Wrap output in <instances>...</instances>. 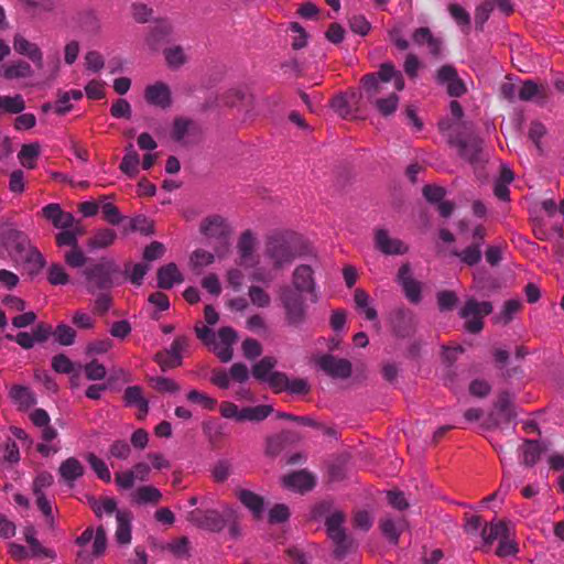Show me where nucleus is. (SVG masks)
<instances>
[{
  "mask_svg": "<svg viewBox=\"0 0 564 564\" xmlns=\"http://www.w3.org/2000/svg\"><path fill=\"white\" fill-rule=\"evenodd\" d=\"M264 252L274 269H282L296 258L311 254L312 248L295 232H276L267 239Z\"/></svg>",
  "mask_w": 564,
  "mask_h": 564,
  "instance_id": "obj_1",
  "label": "nucleus"
},
{
  "mask_svg": "<svg viewBox=\"0 0 564 564\" xmlns=\"http://www.w3.org/2000/svg\"><path fill=\"white\" fill-rule=\"evenodd\" d=\"M127 272V269L122 272L113 259L101 257L97 261L89 262L82 274L86 291L95 295L98 292H109L112 288L120 285Z\"/></svg>",
  "mask_w": 564,
  "mask_h": 564,
  "instance_id": "obj_2",
  "label": "nucleus"
},
{
  "mask_svg": "<svg viewBox=\"0 0 564 564\" xmlns=\"http://www.w3.org/2000/svg\"><path fill=\"white\" fill-rule=\"evenodd\" d=\"M390 82L393 83L397 91L403 90V75L391 63L381 64L378 72L366 74L360 80L365 96L369 101L381 98L380 95L383 93L384 86Z\"/></svg>",
  "mask_w": 564,
  "mask_h": 564,
  "instance_id": "obj_3",
  "label": "nucleus"
},
{
  "mask_svg": "<svg viewBox=\"0 0 564 564\" xmlns=\"http://www.w3.org/2000/svg\"><path fill=\"white\" fill-rule=\"evenodd\" d=\"M199 231L204 235L218 258L227 256L230 247V237L232 229L227 220L220 215H212L204 218L199 226Z\"/></svg>",
  "mask_w": 564,
  "mask_h": 564,
  "instance_id": "obj_4",
  "label": "nucleus"
},
{
  "mask_svg": "<svg viewBox=\"0 0 564 564\" xmlns=\"http://www.w3.org/2000/svg\"><path fill=\"white\" fill-rule=\"evenodd\" d=\"M235 517L236 510L230 507H226L223 512L215 509L196 508L187 513L186 519L197 528L220 532L228 521Z\"/></svg>",
  "mask_w": 564,
  "mask_h": 564,
  "instance_id": "obj_5",
  "label": "nucleus"
},
{
  "mask_svg": "<svg viewBox=\"0 0 564 564\" xmlns=\"http://www.w3.org/2000/svg\"><path fill=\"white\" fill-rule=\"evenodd\" d=\"M280 301L284 310L285 322L289 326L299 328L306 321V305L304 295L290 286H284L280 291Z\"/></svg>",
  "mask_w": 564,
  "mask_h": 564,
  "instance_id": "obj_6",
  "label": "nucleus"
},
{
  "mask_svg": "<svg viewBox=\"0 0 564 564\" xmlns=\"http://www.w3.org/2000/svg\"><path fill=\"white\" fill-rule=\"evenodd\" d=\"M492 312L490 302H477L475 299H468L460 310L459 315L466 319L465 328L470 334H478L484 328L482 317Z\"/></svg>",
  "mask_w": 564,
  "mask_h": 564,
  "instance_id": "obj_7",
  "label": "nucleus"
},
{
  "mask_svg": "<svg viewBox=\"0 0 564 564\" xmlns=\"http://www.w3.org/2000/svg\"><path fill=\"white\" fill-rule=\"evenodd\" d=\"M486 235V228L482 225H477L473 230L471 243L463 250L452 251V254L468 267L478 264L482 257L481 247Z\"/></svg>",
  "mask_w": 564,
  "mask_h": 564,
  "instance_id": "obj_8",
  "label": "nucleus"
},
{
  "mask_svg": "<svg viewBox=\"0 0 564 564\" xmlns=\"http://www.w3.org/2000/svg\"><path fill=\"white\" fill-rule=\"evenodd\" d=\"M315 519L325 518V527L329 539L338 536L340 532H346L343 528L345 514L339 510L332 511V505L323 501L313 509Z\"/></svg>",
  "mask_w": 564,
  "mask_h": 564,
  "instance_id": "obj_9",
  "label": "nucleus"
},
{
  "mask_svg": "<svg viewBox=\"0 0 564 564\" xmlns=\"http://www.w3.org/2000/svg\"><path fill=\"white\" fill-rule=\"evenodd\" d=\"M290 288L302 295L308 294L313 303L318 301L317 285L310 265L301 264L295 268L292 275V285Z\"/></svg>",
  "mask_w": 564,
  "mask_h": 564,
  "instance_id": "obj_10",
  "label": "nucleus"
},
{
  "mask_svg": "<svg viewBox=\"0 0 564 564\" xmlns=\"http://www.w3.org/2000/svg\"><path fill=\"white\" fill-rule=\"evenodd\" d=\"M455 145L458 148L459 156L471 165L480 164L484 158V140L476 134H469L465 139H457Z\"/></svg>",
  "mask_w": 564,
  "mask_h": 564,
  "instance_id": "obj_11",
  "label": "nucleus"
},
{
  "mask_svg": "<svg viewBox=\"0 0 564 564\" xmlns=\"http://www.w3.org/2000/svg\"><path fill=\"white\" fill-rule=\"evenodd\" d=\"M316 365L327 376L336 379H347L351 376V362L344 358H338L330 354H325L316 359Z\"/></svg>",
  "mask_w": 564,
  "mask_h": 564,
  "instance_id": "obj_12",
  "label": "nucleus"
},
{
  "mask_svg": "<svg viewBox=\"0 0 564 564\" xmlns=\"http://www.w3.org/2000/svg\"><path fill=\"white\" fill-rule=\"evenodd\" d=\"M389 319L392 330L398 337H409L415 330L416 316L412 311L408 308H395L391 312Z\"/></svg>",
  "mask_w": 564,
  "mask_h": 564,
  "instance_id": "obj_13",
  "label": "nucleus"
},
{
  "mask_svg": "<svg viewBox=\"0 0 564 564\" xmlns=\"http://www.w3.org/2000/svg\"><path fill=\"white\" fill-rule=\"evenodd\" d=\"M496 412L488 416V426L497 427L502 423L509 424L516 416L511 398L508 392H501L495 404Z\"/></svg>",
  "mask_w": 564,
  "mask_h": 564,
  "instance_id": "obj_14",
  "label": "nucleus"
},
{
  "mask_svg": "<svg viewBox=\"0 0 564 564\" xmlns=\"http://www.w3.org/2000/svg\"><path fill=\"white\" fill-rule=\"evenodd\" d=\"M172 32L173 26L167 20H155L145 36V44L151 51L158 52L164 43L169 42Z\"/></svg>",
  "mask_w": 564,
  "mask_h": 564,
  "instance_id": "obj_15",
  "label": "nucleus"
},
{
  "mask_svg": "<svg viewBox=\"0 0 564 564\" xmlns=\"http://www.w3.org/2000/svg\"><path fill=\"white\" fill-rule=\"evenodd\" d=\"M397 281L402 286L404 294L410 302L416 304L421 301V283L413 279L411 265L409 263H404L400 267Z\"/></svg>",
  "mask_w": 564,
  "mask_h": 564,
  "instance_id": "obj_16",
  "label": "nucleus"
},
{
  "mask_svg": "<svg viewBox=\"0 0 564 564\" xmlns=\"http://www.w3.org/2000/svg\"><path fill=\"white\" fill-rule=\"evenodd\" d=\"M375 246L387 256L404 254L408 252V246L402 240L390 237L386 229L376 230Z\"/></svg>",
  "mask_w": 564,
  "mask_h": 564,
  "instance_id": "obj_17",
  "label": "nucleus"
},
{
  "mask_svg": "<svg viewBox=\"0 0 564 564\" xmlns=\"http://www.w3.org/2000/svg\"><path fill=\"white\" fill-rule=\"evenodd\" d=\"M41 214L58 229H68L75 225L74 216L70 213L64 212L59 204L56 203L44 206Z\"/></svg>",
  "mask_w": 564,
  "mask_h": 564,
  "instance_id": "obj_18",
  "label": "nucleus"
},
{
  "mask_svg": "<svg viewBox=\"0 0 564 564\" xmlns=\"http://www.w3.org/2000/svg\"><path fill=\"white\" fill-rule=\"evenodd\" d=\"M144 98L148 104L166 109L172 104L171 89L162 82L149 85L144 90Z\"/></svg>",
  "mask_w": 564,
  "mask_h": 564,
  "instance_id": "obj_19",
  "label": "nucleus"
},
{
  "mask_svg": "<svg viewBox=\"0 0 564 564\" xmlns=\"http://www.w3.org/2000/svg\"><path fill=\"white\" fill-rule=\"evenodd\" d=\"M84 474L85 467L76 457L66 458L58 467V475L68 487H73Z\"/></svg>",
  "mask_w": 564,
  "mask_h": 564,
  "instance_id": "obj_20",
  "label": "nucleus"
},
{
  "mask_svg": "<svg viewBox=\"0 0 564 564\" xmlns=\"http://www.w3.org/2000/svg\"><path fill=\"white\" fill-rule=\"evenodd\" d=\"M315 484V477L304 469L291 473L283 478V485L286 488L300 492H306L312 490Z\"/></svg>",
  "mask_w": 564,
  "mask_h": 564,
  "instance_id": "obj_21",
  "label": "nucleus"
},
{
  "mask_svg": "<svg viewBox=\"0 0 564 564\" xmlns=\"http://www.w3.org/2000/svg\"><path fill=\"white\" fill-rule=\"evenodd\" d=\"M236 498L252 513L254 519H260L264 510V499L249 490L238 488L235 491Z\"/></svg>",
  "mask_w": 564,
  "mask_h": 564,
  "instance_id": "obj_22",
  "label": "nucleus"
},
{
  "mask_svg": "<svg viewBox=\"0 0 564 564\" xmlns=\"http://www.w3.org/2000/svg\"><path fill=\"white\" fill-rule=\"evenodd\" d=\"M76 26L86 34H97L101 23L98 13L94 9H84L74 17Z\"/></svg>",
  "mask_w": 564,
  "mask_h": 564,
  "instance_id": "obj_23",
  "label": "nucleus"
},
{
  "mask_svg": "<svg viewBox=\"0 0 564 564\" xmlns=\"http://www.w3.org/2000/svg\"><path fill=\"white\" fill-rule=\"evenodd\" d=\"M0 236L3 245L12 247L18 257L22 256L31 247L28 237L15 228H3Z\"/></svg>",
  "mask_w": 564,
  "mask_h": 564,
  "instance_id": "obj_24",
  "label": "nucleus"
},
{
  "mask_svg": "<svg viewBox=\"0 0 564 564\" xmlns=\"http://www.w3.org/2000/svg\"><path fill=\"white\" fill-rule=\"evenodd\" d=\"M13 47L19 54L28 56L39 68L43 67V54L36 44L17 34L13 39Z\"/></svg>",
  "mask_w": 564,
  "mask_h": 564,
  "instance_id": "obj_25",
  "label": "nucleus"
},
{
  "mask_svg": "<svg viewBox=\"0 0 564 564\" xmlns=\"http://www.w3.org/2000/svg\"><path fill=\"white\" fill-rule=\"evenodd\" d=\"M123 399L129 406H137L139 410L138 419L143 420L149 411V402L143 397L142 388L139 386H131L124 390Z\"/></svg>",
  "mask_w": 564,
  "mask_h": 564,
  "instance_id": "obj_26",
  "label": "nucleus"
},
{
  "mask_svg": "<svg viewBox=\"0 0 564 564\" xmlns=\"http://www.w3.org/2000/svg\"><path fill=\"white\" fill-rule=\"evenodd\" d=\"M412 39L416 45H420V46L426 45L429 48V52L432 55H434V56L440 55L441 48H442V41L440 39L435 37L429 28L422 26V28L416 29L413 32Z\"/></svg>",
  "mask_w": 564,
  "mask_h": 564,
  "instance_id": "obj_27",
  "label": "nucleus"
},
{
  "mask_svg": "<svg viewBox=\"0 0 564 564\" xmlns=\"http://www.w3.org/2000/svg\"><path fill=\"white\" fill-rule=\"evenodd\" d=\"M183 276L175 263H169L158 270V286L170 290L175 283H182Z\"/></svg>",
  "mask_w": 564,
  "mask_h": 564,
  "instance_id": "obj_28",
  "label": "nucleus"
},
{
  "mask_svg": "<svg viewBox=\"0 0 564 564\" xmlns=\"http://www.w3.org/2000/svg\"><path fill=\"white\" fill-rule=\"evenodd\" d=\"M116 541L121 545H128L131 542V521L130 511H117Z\"/></svg>",
  "mask_w": 564,
  "mask_h": 564,
  "instance_id": "obj_29",
  "label": "nucleus"
},
{
  "mask_svg": "<svg viewBox=\"0 0 564 564\" xmlns=\"http://www.w3.org/2000/svg\"><path fill=\"white\" fill-rule=\"evenodd\" d=\"M10 398L21 410H26L36 403V398L32 390L24 386H13L10 389Z\"/></svg>",
  "mask_w": 564,
  "mask_h": 564,
  "instance_id": "obj_30",
  "label": "nucleus"
},
{
  "mask_svg": "<svg viewBox=\"0 0 564 564\" xmlns=\"http://www.w3.org/2000/svg\"><path fill=\"white\" fill-rule=\"evenodd\" d=\"M117 238L115 230L109 228L98 229L88 240L87 247L89 250H98L110 247Z\"/></svg>",
  "mask_w": 564,
  "mask_h": 564,
  "instance_id": "obj_31",
  "label": "nucleus"
},
{
  "mask_svg": "<svg viewBox=\"0 0 564 564\" xmlns=\"http://www.w3.org/2000/svg\"><path fill=\"white\" fill-rule=\"evenodd\" d=\"M139 163L140 156L138 152L134 150L133 144L129 143L126 147V154L122 158L119 169L129 177H135L139 172Z\"/></svg>",
  "mask_w": 564,
  "mask_h": 564,
  "instance_id": "obj_32",
  "label": "nucleus"
},
{
  "mask_svg": "<svg viewBox=\"0 0 564 564\" xmlns=\"http://www.w3.org/2000/svg\"><path fill=\"white\" fill-rule=\"evenodd\" d=\"M404 528V520H394L390 517L380 520V529L383 535L393 544H397Z\"/></svg>",
  "mask_w": 564,
  "mask_h": 564,
  "instance_id": "obj_33",
  "label": "nucleus"
},
{
  "mask_svg": "<svg viewBox=\"0 0 564 564\" xmlns=\"http://www.w3.org/2000/svg\"><path fill=\"white\" fill-rule=\"evenodd\" d=\"M166 65L171 69H178L188 61L184 48L181 45H173L163 51Z\"/></svg>",
  "mask_w": 564,
  "mask_h": 564,
  "instance_id": "obj_34",
  "label": "nucleus"
},
{
  "mask_svg": "<svg viewBox=\"0 0 564 564\" xmlns=\"http://www.w3.org/2000/svg\"><path fill=\"white\" fill-rule=\"evenodd\" d=\"M162 499V492L153 486H141L133 494V501L138 505H156Z\"/></svg>",
  "mask_w": 564,
  "mask_h": 564,
  "instance_id": "obj_35",
  "label": "nucleus"
},
{
  "mask_svg": "<svg viewBox=\"0 0 564 564\" xmlns=\"http://www.w3.org/2000/svg\"><path fill=\"white\" fill-rule=\"evenodd\" d=\"M273 412V408L268 404L256 406H246L241 409L240 421L261 422Z\"/></svg>",
  "mask_w": 564,
  "mask_h": 564,
  "instance_id": "obj_36",
  "label": "nucleus"
},
{
  "mask_svg": "<svg viewBox=\"0 0 564 564\" xmlns=\"http://www.w3.org/2000/svg\"><path fill=\"white\" fill-rule=\"evenodd\" d=\"M47 282L53 286H64L70 283V276L62 263H52L46 271Z\"/></svg>",
  "mask_w": 564,
  "mask_h": 564,
  "instance_id": "obj_37",
  "label": "nucleus"
},
{
  "mask_svg": "<svg viewBox=\"0 0 564 564\" xmlns=\"http://www.w3.org/2000/svg\"><path fill=\"white\" fill-rule=\"evenodd\" d=\"M508 530L509 528L503 521L491 522L482 527L480 536L486 544H491L495 540H499L507 534Z\"/></svg>",
  "mask_w": 564,
  "mask_h": 564,
  "instance_id": "obj_38",
  "label": "nucleus"
},
{
  "mask_svg": "<svg viewBox=\"0 0 564 564\" xmlns=\"http://www.w3.org/2000/svg\"><path fill=\"white\" fill-rule=\"evenodd\" d=\"M32 75V68L29 63L19 61L2 67L1 76L7 79L26 78Z\"/></svg>",
  "mask_w": 564,
  "mask_h": 564,
  "instance_id": "obj_39",
  "label": "nucleus"
},
{
  "mask_svg": "<svg viewBox=\"0 0 564 564\" xmlns=\"http://www.w3.org/2000/svg\"><path fill=\"white\" fill-rule=\"evenodd\" d=\"M254 248V238L251 234V231L247 230L245 231L238 241V251L241 259V264L249 265L251 264L250 261L252 259Z\"/></svg>",
  "mask_w": 564,
  "mask_h": 564,
  "instance_id": "obj_40",
  "label": "nucleus"
},
{
  "mask_svg": "<svg viewBox=\"0 0 564 564\" xmlns=\"http://www.w3.org/2000/svg\"><path fill=\"white\" fill-rule=\"evenodd\" d=\"M88 503L97 518H101L104 513L108 516L117 514V501L113 498H104L101 501L95 497L88 498Z\"/></svg>",
  "mask_w": 564,
  "mask_h": 564,
  "instance_id": "obj_41",
  "label": "nucleus"
},
{
  "mask_svg": "<svg viewBox=\"0 0 564 564\" xmlns=\"http://www.w3.org/2000/svg\"><path fill=\"white\" fill-rule=\"evenodd\" d=\"M19 258L28 263L30 274H37L46 263L41 252L34 247H30L22 256H19Z\"/></svg>",
  "mask_w": 564,
  "mask_h": 564,
  "instance_id": "obj_42",
  "label": "nucleus"
},
{
  "mask_svg": "<svg viewBox=\"0 0 564 564\" xmlns=\"http://www.w3.org/2000/svg\"><path fill=\"white\" fill-rule=\"evenodd\" d=\"M334 544V556L343 560L354 547V540L346 532H340L338 536L330 539Z\"/></svg>",
  "mask_w": 564,
  "mask_h": 564,
  "instance_id": "obj_43",
  "label": "nucleus"
},
{
  "mask_svg": "<svg viewBox=\"0 0 564 564\" xmlns=\"http://www.w3.org/2000/svg\"><path fill=\"white\" fill-rule=\"evenodd\" d=\"M370 102L376 107L380 115L388 117L397 110L399 96L395 93H391L388 97L376 98Z\"/></svg>",
  "mask_w": 564,
  "mask_h": 564,
  "instance_id": "obj_44",
  "label": "nucleus"
},
{
  "mask_svg": "<svg viewBox=\"0 0 564 564\" xmlns=\"http://www.w3.org/2000/svg\"><path fill=\"white\" fill-rule=\"evenodd\" d=\"M448 12L462 31L468 33L471 23L470 14L457 3H451L448 6Z\"/></svg>",
  "mask_w": 564,
  "mask_h": 564,
  "instance_id": "obj_45",
  "label": "nucleus"
},
{
  "mask_svg": "<svg viewBox=\"0 0 564 564\" xmlns=\"http://www.w3.org/2000/svg\"><path fill=\"white\" fill-rule=\"evenodd\" d=\"M39 155L40 145L37 143H30L22 145L18 156L24 167L32 170L35 167V161Z\"/></svg>",
  "mask_w": 564,
  "mask_h": 564,
  "instance_id": "obj_46",
  "label": "nucleus"
},
{
  "mask_svg": "<svg viewBox=\"0 0 564 564\" xmlns=\"http://www.w3.org/2000/svg\"><path fill=\"white\" fill-rule=\"evenodd\" d=\"M182 356L175 355L170 349L159 351L154 360L160 366L162 371H167L169 369L176 368L182 365Z\"/></svg>",
  "mask_w": 564,
  "mask_h": 564,
  "instance_id": "obj_47",
  "label": "nucleus"
},
{
  "mask_svg": "<svg viewBox=\"0 0 564 564\" xmlns=\"http://www.w3.org/2000/svg\"><path fill=\"white\" fill-rule=\"evenodd\" d=\"M215 257H217L215 252L212 253L204 249H196L191 256V264L193 270H195L197 273H200L203 268L214 263Z\"/></svg>",
  "mask_w": 564,
  "mask_h": 564,
  "instance_id": "obj_48",
  "label": "nucleus"
},
{
  "mask_svg": "<svg viewBox=\"0 0 564 564\" xmlns=\"http://www.w3.org/2000/svg\"><path fill=\"white\" fill-rule=\"evenodd\" d=\"M354 300L356 307L365 313L367 319L375 321L377 318V311L369 306V295L366 291L357 289L355 291Z\"/></svg>",
  "mask_w": 564,
  "mask_h": 564,
  "instance_id": "obj_49",
  "label": "nucleus"
},
{
  "mask_svg": "<svg viewBox=\"0 0 564 564\" xmlns=\"http://www.w3.org/2000/svg\"><path fill=\"white\" fill-rule=\"evenodd\" d=\"M276 360L273 357H264L253 366L252 373L260 381H268Z\"/></svg>",
  "mask_w": 564,
  "mask_h": 564,
  "instance_id": "obj_50",
  "label": "nucleus"
},
{
  "mask_svg": "<svg viewBox=\"0 0 564 564\" xmlns=\"http://www.w3.org/2000/svg\"><path fill=\"white\" fill-rule=\"evenodd\" d=\"M86 459L100 480L105 482L111 481V474L102 459L97 457L94 453L87 454Z\"/></svg>",
  "mask_w": 564,
  "mask_h": 564,
  "instance_id": "obj_51",
  "label": "nucleus"
},
{
  "mask_svg": "<svg viewBox=\"0 0 564 564\" xmlns=\"http://www.w3.org/2000/svg\"><path fill=\"white\" fill-rule=\"evenodd\" d=\"M542 449L536 441L528 440L523 444V464L525 466H533L540 459Z\"/></svg>",
  "mask_w": 564,
  "mask_h": 564,
  "instance_id": "obj_52",
  "label": "nucleus"
},
{
  "mask_svg": "<svg viewBox=\"0 0 564 564\" xmlns=\"http://www.w3.org/2000/svg\"><path fill=\"white\" fill-rule=\"evenodd\" d=\"M25 104L21 95L0 96V109L8 113H20L24 110Z\"/></svg>",
  "mask_w": 564,
  "mask_h": 564,
  "instance_id": "obj_53",
  "label": "nucleus"
},
{
  "mask_svg": "<svg viewBox=\"0 0 564 564\" xmlns=\"http://www.w3.org/2000/svg\"><path fill=\"white\" fill-rule=\"evenodd\" d=\"M518 97L522 101H530L534 97L545 98V94L533 80H524L518 91Z\"/></svg>",
  "mask_w": 564,
  "mask_h": 564,
  "instance_id": "obj_54",
  "label": "nucleus"
},
{
  "mask_svg": "<svg viewBox=\"0 0 564 564\" xmlns=\"http://www.w3.org/2000/svg\"><path fill=\"white\" fill-rule=\"evenodd\" d=\"M64 260L66 264H68L70 268H85L90 261L85 256L83 250L79 248V246L72 248L64 254Z\"/></svg>",
  "mask_w": 564,
  "mask_h": 564,
  "instance_id": "obj_55",
  "label": "nucleus"
},
{
  "mask_svg": "<svg viewBox=\"0 0 564 564\" xmlns=\"http://www.w3.org/2000/svg\"><path fill=\"white\" fill-rule=\"evenodd\" d=\"M52 335L61 345L69 346L75 341L76 332L66 324H59Z\"/></svg>",
  "mask_w": 564,
  "mask_h": 564,
  "instance_id": "obj_56",
  "label": "nucleus"
},
{
  "mask_svg": "<svg viewBox=\"0 0 564 564\" xmlns=\"http://www.w3.org/2000/svg\"><path fill=\"white\" fill-rule=\"evenodd\" d=\"M130 9L133 20L138 23H147L153 15V9L142 2H133Z\"/></svg>",
  "mask_w": 564,
  "mask_h": 564,
  "instance_id": "obj_57",
  "label": "nucleus"
},
{
  "mask_svg": "<svg viewBox=\"0 0 564 564\" xmlns=\"http://www.w3.org/2000/svg\"><path fill=\"white\" fill-rule=\"evenodd\" d=\"M517 552V544L510 539V530H508L507 534L499 539V545L496 554L500 557H507L514 555Z\"/></svg>",
  "mask_w": 564,
  "mask_h": 564,
  "instance_id": "obj_58",
  "label": "nucleus"
},
{
  "mask_svg": "<svg viewBox=\"0 0 564 564\" xmlns=\"http://www.w3.org/2000/svg\"><path fill=\"white\" fill-rule=\"evenodd\" d=\"M424 198L431 203L438 205L444 200L446 195V191L442 186L436 185H425L422 189Z\"/></svg>",
  "mask_w": 564,
  "mask_h": 564,
  "instance_id": "obj_59",
  "label": "nucleus"
},
{
  "mask_svg": "<svg viewBox=\"0 0 564 564\" xmlns=\"http://www.w3.org/2000/svg\"><path fill=\"white\" fill-rule=\"evenodd\" d=\"M231 473V464L227 459L218 460L212 469V476L216 482H224Z\"/></svg>",
  "mask_w": 564,
  "mask_h": 564,
  "instance_id": "obj_60",
  "label": "nucleus"
},
{
  "mask_svg": "<svg viewBox=\"0 0 564 564\" xmlns=\"http://www.w3.org/2000/svg\"><path fill=\"white\" fill-rule=\"evenodd\" d=\"M248 294L253 305L258 307H267L270 305L271 299L262 288L252 285L249 288Z\"/></svg>",
  "mask_w": 564,
  "mask_h": 564,
  "instance_id": "obj_61",
  "label": "nucleus"
},
{
  "mask_svg": "<svg viewBox=\"0 0 564 564\" xmlns=\"http://www.w3.org/2000/svg\"><path fill=\"white\" fill-rule=\"evenodd\" d=\"M494 10V3L491 1H486L482 4L478 6L475 10V25L477 30H482L484 24L490 17V13Z\"/></svg>",
  "mask_w": 564,
  "mask_h": 564,
  "instance_id": "obj_62",
  "label": "nucleus"
},
{
  "mask_svg": "<svg viewBox=\"0 0 564 564\" xmlns=\"http://www.w3.org/2000/svg\"><path fill=\"white\" fill-rule=\"evenodd\" d=\"M152 387L159 392L176 393L180 386L172 379L165 377H156L151 379Z\"/></svg>",
  "mask_w": 564,
  "mask_h": 564,
  "instance_id": "obj_63",
  "label": "nucleus"
},
{
  "mask_svg": "<svg viewBox=\"0 0 564 564\" xmlns=\"http://www.w3.org/2000/svg\"><path fill=\"white\" fill-rule=\"evenodd\" d=\"M84 371L86 378L93 381L102 380L107 373L105 366L99 364L96 359L85 365Z\"/></svg>",
  "mask_w": 564,
  "mask_h": 564,
  "instance_id": "obj_64",
  "label": "nucleus"
}]
</instances>
